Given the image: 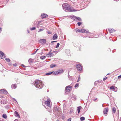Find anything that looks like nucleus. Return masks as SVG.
I'll list each match as a JSON object with an SVG mask.
<instances>
[{
    "label": "nucleus",
    "instance_id": "6e6552de",
    "mask_svg": "<svg viewBox=\"0 0 121 121\" xmlns=\"http://www.w3.org/2000/svg\"><path fill=\"white\" fill-rule=\"evenodd\" d=\"M45 104L48 106L50 107V101L48 100L47 101H46L45 102Z\"/></svg>",
    "mask_w": 121,
    "mask_h": 121
},
{
    "label": "nucleus",
    "instance_id": "7ed1b4c3",
    "mask_svg": "<svg viewBox=\"0 0 121 121\" xmlns=\"http://www.w3.org/2000/svg\"><path fill=\"white\" fill-rule=\"evenodd\" d=\"M72 86H66L65 88V92H69L72 90Z\"/></svg>",
    "mask_w": 121,
    "mask_h": 121
},
{
    "label": "nucleus",
    "instance_id": "2eb2a0df",
    "mask_svg": "<svg viewBox=\"0 0 121 121\" xmlns=\"http://www.w3.org/2000/svg\"><path fill=\"white\" fill-rule=\"evenodd\" d=\"M17 85L16 84H13L11 85V87L13 89H15L17 87Z\"/></svg>",
    "mask_w": 121,
    "mask_h": 121
},
{
    "label": "nucleus",
    "instance_id": "c85d7f7f",
    "mask_svg": "<svg viewBox=\"0 0 121 121\" xmlns=\"http://www.w3.org/2000/svg\"><path fill=\"white\" fill-rule=\"evenodd\" d=\"M28 61L30 63H32V60L31 59H29L28 60Z\"/></svg>",
    "mask_w": 121,
    "mask_h": 121
},
{
    "label": "nucleus",
    "instance_id": "8fccbe9b",
    "mask_svg": "<svg viewBox=\"0 0 121 121\" xmlns=\"http://www.w3.org/2000/svg\"><path fill=\"white\" fill-rule=\"evenodd\" d=\"M27 31L29 32V30H27Z\"/></svg>",
    "mask_w": 121,
    "mask_h": 121
},
{
    "label": "nucleus",
    "instance_id": "864d4df0",
    "mask_svg": "<svg viewBox=\"0 0 121 121\" xmlns=\"http://www.w3.org/2000/svg\"><path fill=\"white\" fill-rule=\"evenodd\" d=\"M121 121V118H120V121Z\"/></svg>",
    "mask_w": 121,
    "mask_h": 121
},
{
    "label": "nucleus",
    "instance_id": "1a4fd4ad",
    "mask_svg": "<svg viewBox=\"0 0 121 121\" xmlns=\"http://www.w3.org/2000/svg\"><path fill=\"white\" fill-rule=\"evenodd\" d=\"M7 93V91L4 89H1L0 90V93L1 94H6Z\"/></svg>",
    "mask_w": 121,
    "mask_h": 121
},
{
    "label": "nucleus",
    "instance_id": "ddd939ff",
    "mask_svg": "<svg viewBox=\"0 0 121 121\" xmlns=\"http://www.w3.org/2000/svg\"><path fill=\"white\" fill-rule=\"evenodd\" d=\"M108 111V108H106L103 111V113L104 114H106Z\"/></svg>",
    "mask_w": 121,
    "mask_h": 121
},
{
    "label": "nucleus",
    "instance_id": "a19ab883",
    "mask_svg": "<svg viewBox=\"0 0 121 121\" xmlns=\"http://www.w3.org/2000/svg\"><path fill=\"white\" fill-rule=\"evenodd\" d=\"M47 33L49 34H51V32H50L49 31L47 32Z\"/></svg>",
    "mask_w": 121,
    "mask_h": 121
},
{
    "label": "nucleus",
    "instance_id": "412c9836",
    "mask_svg": "<svg viewBox=\"0 0 121 121\" xmlns=\"http://www.w3.org/2000/svg\"><path fill=\"white\" fill-rule=\"evenodd\" d=\"M56 65H55L53 64H51L50 66V67L51 68H53L55 67Z\"/></svg>",
    "mask_w": 121,
    "mask_h": 121
},
{
    "label": "nucleus",
    "instance_id": "a878e982",
    "mask_svg": "<svg viewBox=\"0 0 121 121\" xmlns=\"http://www.w3.org/2000/svg\"><path fill=\"white\" fill-rule=\"evenodd\" d=\"M53 73V72H51L48 73H46V75H51V74H52V73Z\"/></svg>",
    "mask_w": 121,
    "mask_h": 121
},
{
    "label": "nucleus",
    "instance_id": "2f4dec72",
    "mask_svg": "<svg viewBox=\"0 0 121 121\" xmlns=\"http://www.w3.org/2000/svg\"><path fill=\"white\" fill-rule=\"evenodd\" d=\"M60 45V44L59 43H58L57 44V45L56 47V48H58L59 47V46Z\"/></svg>",
    "mask_w": 121,
    "mask_h": 121
},
{
    "label": "nucleus",
    "instance_id": "473e14b6",
    "mask_svg": "<svg viewBox=\"0 0 121 121\" xmlns=\"http://www.w3.org/2000/svg\"><path fill=\"white\" fill-rule=\"evenodd\" d=\"M78 83H77L75 86L74 87L75 88H76V87H78Z\"/></svg>",
    "mask_w": 121,
    "mask_h": 121
},
{
    "label": "nucleus",
    "instance_id": "58836bf2",
    "mask_svg": "<svg viewBox=\"0 0 121 121\" xmlns=\"http://www.w3.org/2000/svg\"><path fill=\"white\" fill-rule=\"evenodd\" d=\"M107 77H105V78H104V79H103V81L105 80L106 79H107Z\"/></svg>",
    "mask_w": 121,
    "mask_h": 121
},
{
    "label": "nucleus",
    "instance_id": "72a5a7b5",
    "mask_svg": "<svg viewBox=\"0 0 121 121\" xmlns=\"http://www.w3.org/2000/svg\"><path fill=\"white\" fill-rule=\"evenodd\" d=\"M82 23L80 22H78L77 23V24L78 26H80L81 24Z\"/></svg>",
    "mask_w": 121,
    "mask_h": 121
},
{
    "label": "nucleus",
    "instance_id": "9b49d317",
    "mask_svg": "<svg viewBox=\"0 0 121 121\" xmlns=\"http://www.w3.org/2000/svg\"><path fill=\"white\" fill-rule=\"evenodd\" d=\"M54 54L51 53V52H49L48 54L46 55V56L48 57H51Z\"/></svg>",
    "mask_w": 121,
    "mask_h": 121
},
{
    "label": "nucleus",
    "instance_id": "f3484780",
    "mask_svg": "<svg viewBox=\"0 0 121 121\" xmlns=\"http://www.w3.org/2000/svg\"><path fill=\"white\" fill-rule=\"evenodd\" d=\"M14 114L16 116H18L19 117H20V116L19 115L18 112L16 111H15L14 112Z\"/></svg>",
    "mask_w": 121,
    "mask_h": 121
},
{
    "label": "nucleus",
    "instance_id": "f704fd0d",
    "mask_svg": "<svg viewBox=\"0 0 121 121\" xmlns=\"http://www.w3.org/2000/svg\"><path fill=\"white\" fill-rule=\"evenodd\" d=\"M43 29H41L39 30V31H38V32H39L40 31H43Z\"/></svg>",
    "mask_w": 121,
    "mask_h": 121
},
{
    "label": "nucleus",
    "instance_id": "7c9ffc66",
    "mask_svg": "<svg viewBox=\"0 0 121 121\" xmlns=\"http://www.w3.org/2000/svg\"><path fill=\"white\" fill-rule=\"evenodd\" d=\"M35 27H32L30 29L31 30H35Z\"/></svg>",
    "mask_w": 121,
    "mask_h": 121
},
{
    "label": "nucleus",
    "instance_id": "a211bd4d",
    "mask_svg": "<svg viewBox=\"0 0 121 121\" xmlns=\"http://www.w3.org/2000/svg\"><path fill=\"white\" fill-rule=\"evenodd\" d=\"M41 17L42 19H43L48 17V16H41Z\"/></svg>",
    "mask_w": 121,
    "mask_h": 121
},
{
    "label": "nucleus",
    "instance_id": "6ab92c4d",
    "mask_svg": "<svg viewBox=\"0 0 121 121\" xmlns=\"http://www.w3.org/2000/svg\"><path fill=\"white\" fill-rule=\"evenodd\" d=\"M58 71V72H59V74H61L63 73L64 72L63 70V69H61Z\"/></svg>",
    "mask_w": 121,
    "mask_h": 121
},
{
    "label": "nucleus",
    "instance_id": "39448f33",
    "mask_svg": "<svg viewBox=\"0 0 121 121\" xmlns=\"http://www.w3.org/2000/svg\"><path fill=\"white\" fill-rule=\"evenodd\" d=\"M76 67L79 71H81L82 69V66L81 65L79 64H77L76 65Z\"/></svg>",
    "mask_w": 121,
    "mask_h": 121
},
{
    "label": "nucleus",
    "instance_id": "37998d69",
    "mask_svg": "<svg viewBox=\"0 0 121 121\" xmlns=\"http://www.w3.org/2000/svg\"><path fill=\"white\" fill-rule=\"evenodd\" d=\"M67 121H71V119L70 118Z\"/></svg>",
    "mask_w": 121,
    "mask_h": 121
},
{
    "label": "nucleus",
    "instance_id": "c03bdc74",
    "mask_svg": "<svg viewBox=\"0 0 121 121\" xmlns=\"http://www.w3.org/2000/svg\"><path fill=\"white\" fill-rule=\"evenodd\" d=\"M97 98H95V99H94V101H95L96 100H97Z\"/></svg>",
    "mask_w": 121,
    "mask_h": 121
},
{
    "label": "nucleus",
    "instance_id": "bb28decb",
    "mask_svg": "<svg viewBox=\"0 0 121 121\" xmlns=\"http://www.w3.org/2000/svg\"><path fill=\"white\" fill-rule=\"evenodd\" d=\"M74 30L75 31H76V32H80V30L76 28Z\"/></svg>",
    "mask_w": 121,
    "mask_h": 121
},
{
    "label": "nucleus",
    "instance_id": "de8ad7c7",
    "mask_svg": "<svg viewBox=\"0 0 121 121\" xmlns=\"http://www.w3.org/2000/svg\"><path fill=\"white\" fill-rule=\"evenodd\" d=\"M13 66H16V64H13Z\"/></svg>",
    "mask_w": 121,
    "mask_h": 121
},
{
    "label": "nucleus",
    "instance_id": "4c0bfd02",
    "mask_svg": "<svg viewBox=\"0 0 121 121\" xmlns=\"http://www.w3.org/2000/svg\"><path fill=\"white\" fill-rule=\"evenodd\" d=\"M120 78H121V75H120L118 77V79H119Z\"/></svg>",
    "mask_w": 121,
    "mask_h": 121
},
{
    "label": "nucleus",
    "instance_id": "b1692460",
    "mask_svg": "<svg viewBox=\"0 0 121 121\" xmlns=\"http://www.w3.org/2000/svg\"><path fill=\"white\" fill-rule=\"evenodd\" d=\"M40 57L41 59L43 60L44 59L46 58V56H41Z\"/></svg>",
    "mask_w": 121,
    "mask_h": 121
},
{
    "label": "nucleus",
    "instance_id": "393cba45",
    "mask_svg": "<svg viewBox=\"0 0 121 121\" xmlns=\"http://www.w3.org/2000/svg\"><path fill=\"white\" fill-rule=\"evenodd\" d=\"M3 117L5 119H6L7 118V116L5 114H4L3 115Z\"/></svg>",
    "mask_w": 121,
    "mask_h": 121
},
{
    "label": "nucleus",
    "instance_id": "09e8293b",
    "mask_svg": "<svg viewBox=\"0 0 121 121\" xmlns=\"http://www.w3.org/2000/svg\"><path fill=\"white\" fill-rule=\"evenodd\" d=\"M22 66H23V67H24V65L23 64L22 65Z\"/></svg>",
    "mask_w": 121,
    "mask_h": 121
},
{
    "label": "nucleus",
    "instance_id": "e433bc0d",
    "mask_svg": "<svg viewBox=\"0 0 121 121\" xmlns=\"http://www.w3.org/2000/svg\"><path fill=\"white\" fill-rule=\"evenodd\" d=\"M73 112V110L72 109L70 110V113L71 114Z\"/></svg>",
    "mask_w": 121,
    "mask_h": 121
},
{
    "label": "nucleus",
    "instance_id": "c9c22d12",
    "mask_svg": "<svg viewBox=\"0 0 121 121\" xmlns=\"http://www.w3.org/2000/svg\"><path fill=\"white\" fill-rule=\"evenodd\" d=\"M80 76H79V77L78 78V80L77 81V82H78L79 81H80Z\"/></svg>",
    "mask_w": 121,
    "mask_h": 121
},
{
    "label": "nucleus",
    "instance_id": "49530a36",
    "mask_svg": "<svg viewBox=\"0 0 121 121\" xmlns=\"http://www.w3.org/2000/svg\"><path fill=\"white\" fill-rule=\"evenodd\" d=\"M43 15H47V14H45L43 13Z\"/></svg>",
    "mask_w": 121,
    "mask_h": 121
},
{
    "label": "nucleus",
    "instance_id": "6e6d98bb",
    "mask_svg": "<svg viewBox=\"0 0 121 121\" xmlns=\"http://www.w3.org/2000/svg\"><path fill=\"white\" fill-rule=\"evenodd\" d=\"M41 15H43L42 14H41Z\"/></svg>",
    "mask_w": 121,
    "mask_h": 121
},
{
    "label": "nucleus",
    "instance_id": "20e7f679",
    "mask_svg": "<svg viewBox=\"0 0 121 121\" xmlns=\"http://www.w3.org/2000/svg\"><path fill=\"white\" fill-rule=\"evenodd\" d=\"M69 17L71 19H74V20H75V19H76L78 20L79 21H81V19L80 17H77L75 16H70Z\"/></svg>",
    "mask_w": 121,
    "mask_h": 121
},
{
    "label": "nucleus",
    "instance_id": "f8f14e48",
    "mask_svg": "<svg viewBox=\"0 0 121 121\" xmlns=\"http://www.w3.org/2000/svg\"><path fill=\"white\" fill-rule=\"evenodd\" d=\"M3 56H4V57L5 56L4 55V53L2 51L0 52V57H1V58L2 59H3Z\"/></svg>",
    "mask_w": 121,
    "mask_h": 121
},
{
    "label": "nucleus",
    "instance_id": "603ef678",
    "mask_svg": "<svg viewBox=\"0 0 121 121\" xmlns=\"http://www.w3.org/2000/svg\"><path fill=\"white\" fill-rule=\"evenodd\" d=\"M54 41V42H56L57 41Z\"/></svg>",
    "mask_w": 121,
    "mask_h": 121
},
{
    "label": "nucleus",
    "instance_id": "79ce46f5",
    "mask_svg": "<svg viewBox=\"0 0 121 121\" xmlns=\"http://www.w3.org/2000/svg\"><path fill=\"white\" fill-rule=\"evenodd\" d=\"M2 31V28L0 27V33Z\"/></svg>",
    "mask_w": 121,
    "mask_h": 121
},
{
    "label": "nucleus",
    "instance_id": "5fc2aeb1",
    "mask_svg": "<svg viewBox=\"0 0 121 121\" xmlns=\"http://www.w3.org/2000/svg\"><path fill=\"white\" fill-rule=\"evenodd\" d=\"M56 121H59L58 120H57Z\"/></svg>",
    "mask_w": 121,
    "mask_h": 121
},
{
    "label": "nucleus",
    "instance_id": "3c124183",
    "mask_svg": "<svg viewBox=\"0 0 121 121\" xmlns=\"http://www.w3.org/2000/svg\"><path fill=\"white\" fill-rule=\"evenodd\" d=\"M53 42H54V41H52L51 42V43H53Z\"/></svg>",
    "mask_w": 121,
    "mask_h": 121
},
{
    "label": "nucleus",
    "instance_id": "f257e3e1",
    "mask_svg": "<svg viewBox=\"0 0 121 121\" xmlns=\"http://www.w3.org/2000/svg\"><path fill=\"white\" fill-rule=\"evenodd\" d=\"M62 6L63 9L66 12H69L77 11L75 9L71 8L70 6L67 3L63 4Z\"/></svg>",
    "mask_w": 121,
    "mask_h": 121
},
{
    "label": "nucleus",
    "instance_id": "9d476101",
    "mask_svg": "<svg viewBox=\"0 0 121 121\" xmlns=\"http://www.w3.org/2000/svg\"><path fill=\"white\" fill-rule=\"evenodd\" d=\"M80 30V32L85 33H89V31H86V30L84 29H82L81 30Z\"/></svg>",
    "mask_w": 121,
    "mask_h": 121
},
{
    "label": "nucleus",
    "instance_id": "ea45409f",
    "mask_svg": "<svg viewBox=\"0 0 121 121\" xmlns=\"http://www.w3.org/2000/svg\"><path fill=\"white\" fill-rule=\"evenodd\" d=\"M38 50H39V49H37L36 50V51H35V52L34 53V54H35V53L36 52H37V51H38Z\"/></svg>",
    "mask_w": 121,
    "mask_h": 121
},
{
    "label": "nucleus",
    "instance_id": "dca6fc26",
    "mask_svg": "<svg viewBox=\"0 0 121 121\" xmlns=\"http://www.w3.org/2000/svg\"><path fill=\"white\" fill-rule=\"evenodd\" d=\"M108 30L110 33H112L115 31L113 29H108Z\"/></svg>",
    "mask_w": 121,
    "mask_h": 121
},
{
    "label": "nucleus",
    "instance_id": "cd10ccee",
    "mask_svg": "<svg viewBox=\"0 0 121 121\" xmlns=\"http://www.w3.org/2000/svg\"><path fill=\"white\" fill-rule=\"evenodd\" d=\"M116 109L115 108H114L112 109V112L113 113H115L116 112Z\"/></svg>",
    "mask_w": 121,
    "mask_h": 121
},
{
    "label": "nucleus",
    "instance_id": "0eeeda50",
    "mask_svg": "<svg viewBox=\"0 0 121 121\" xmlns=\"http://www.w3.org/2000/svg\"><path fill=\"white\" fill-rule=\"evenodd\" d=\"M110 89L112 90L115 91H117V88L114 86H112L110 87Z\"/></svg>",
    "mask_w": 121,
    "mask_h": 121
},
{
    "label": "nucleus",
    "instance_id": "c756f323",
    "mask_svg": "<svg viewBox=\"0 0 121 121\" xmlns=\"http://www.w3.org/2000/svg\"><path fill=\"white\" fill-rule=\"evenodd\" d=\"M80 119L81 121H83L85 119V118L84 117H81Z\"/></svg>",
    "mask_w": 121,
    "mask_h": 121
},
{
    "label": "nucleus",
    "instance_id": "4468645a",
    "mask_svg": "<svg viewBox=\"0 0 121 121\" xmlns=\"http://www.w3.org/2000/svg\"><path fill=\"white\" fill-rule=\"evenodd\" d=\"M57 35L56 34H55L53 36L52 39L54 40L56 39H57Z\"/></svg>",
    "mask_w": 121,
    "mask_h": 121
},
{
    "label": "nucleus",
    "instance_id": "423d86ee",
    "mask_svg": "<svg viewBox=\"0 0 121 121\" xmlns=\"http://www.w3.org/2000/svg\"><path fill=\"white\" fill-rule=\"evenodd\" d=\"M39 42L40 43H43L44 44L46 43V40L45 39H41L39 40Z\"/></svg>",
    "mask_w": 121,
    "mask_h": 121
},
{
    "label": "nucleus",
    "instance_id": "5701e85b",
    "mask_svg": "<svg viewBox=\"0 0 121 121\" xmlns=\"http://www.w3.org/2000/svg\"><path fill=\"white\" fill-rule=\"evenodd\" d=\"M53 74L55 75H58L59 74V72L58 71H55L54 73H53Z\"/></svg>",
    "mask_w": 121,
    "mask_h": 121
},
{
    "label": "nucleus",
    "instance_id": "f03ea898",
    "mask_svg": "<svg viewBox=\"0 0 121 121\" xmlns=\"http://www.w3.org/2000/svg\"><path fill=\"white\" fill-rule=\"evenodd\" d=\"M34 82V85L37 88L41 89L43 87V85L41 81L37 80Z\"/></svg>",
    "mask_w": 121,
    "mask_h": 121
},
{
    "label": "nucleus",
    "instance_id": "4be33fe9",
    "mask_svg": "<svg viewBox=\"0 0 121 121\" xmlns=\"http://www.w3.org/2000/svg\"><path fill=\"white\" fill-rule=\"evenodd\" d=\"M81 107V106H79L78 107L77 110L78 113H79L80 112Z\"/></svg>",
    "mask_w": 121,
    "mask_h": 121
},
{
    "label": "nucleus",
    "instance_id": "aec40b11",
    "mask_svg": "<svg viewBox=\"0 0 121 121\" xmlns=\"http://www.w3.org/2000/svg\"><path fill=\"white\" fill-rule=\"evenodd\" d=\"M4 58L5 59L7 62H9L10 61V60L9 58L6 57L5 56H4Z\"/></svg>",
    "mask_w": 121,
    "mask_h": 121
},
{
    "label": "nucleus",
    "instance_id": "a18cd8bd",
    "mask_svg": "<svg viewBox=\"0 0 121 121\" xmlns=\"http://www.w3.org/2000/svg\"><path fill=\"white\" fill-rule=\"evenodd\" d=\"M14 121H18V120L17 119H15L14 120Z\"/></svg>",
    "mask_w": 121,
    "mask_h": 121
}]
</instances>
